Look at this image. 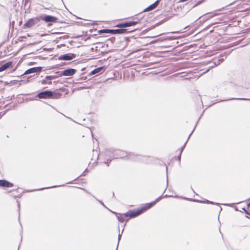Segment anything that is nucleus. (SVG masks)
Here are the masks:
<instances>
[{"label": "nucleus", "mask_w": 250, "mask_h": 250, "mask_svg": "<svg viewBox=\"0 0 250 250\" xmlns=\"http://www.w3.org/2000/svg\"><path fill=\"white\" fill-rule=\"evenodd\" d=\"M159 3V0L156 1L154 3L147 7L144 10L145 11H149L150 10H152L154 9H155L158 5Z\"/></svg>", "instance_id": "nucleus-9"}, {"label": "nucleus", "mask_w": 250, "mask_h": 250, "mask_svg": "<svg viewBox=\"0 0 250 250\" xmlns=\"http://www.w3.org/2000/svg\"><path fill=\"white\" fill-rule=\"evenodd\" d=\"M103 69H104L103 67H100L97 68H96L92 71V73L95 74L97 73H99V72H101L102 70H103Z\"/></svg>", "instance_id": "nucleus-11"}, {"label": "nucleus", "mask_w": 250, "mask_h": 250, "mask_svg": "<svg viewBox=\"0 0 250 250\" xmlns=\"http://www.w3.org/2000/svg\"><path fill=\"white\" fill-rule=\"evenodd\" d=\"M76 72V70L74 69L69 68L64 70L62 72V74L63 76H70L73 75Z\"/></svg>", "instance_id": "nucleus-5"}, {"label": "nucleus", "mask_w": 250, "mask_h": 250, "mask_svg": "<svg viewBox=\"0 0 250 250\" xmlns=\"http://www.w3.org/2000/svg\"><path fill=\"white\" fill-rule=\"evenodd\" d=\"M116 250H117V248H116Z\"/></svg>", "instance_id": "nucleus-22"}, {"label": "nucleus", "mask_w": 250, "mask_h": 250, "mask_svg": "<svg viewBox=\"0 0 250 250\" xmlns=\"http://www.w3.org/2000/svg\"><path fill=\"white\" fill-rule=\"evenodd\" d=\"M57 20L58 19L56 17L52 16H46L43 19V20L46 22H56L57 21Z\"/></svg>", "instance_id": "nucleus-6"}, {"label": "nucleus", "mask_w": 250, "mask_h": 250, "mask_svg": "<svg viewBox=\"0 0 250 250\" xmlns=\"http://www.w3.org/2000/svg\"><path fill=\"white\" fill-rule=\"evenodd\" d=\"M219 208H220V210H222V208H221L220 207H218Z\"/></svg>", "instance_id": "nucleus-21"}, {"label": "nucleus", "mask_w": 250, "mask_h": 250, "mask_svg": "<svg viewBox=\"0 0 250 250\" xmlns=\"http://www.w3.org/2000/svg\"><path fill=\"white\" fill-rule=\"evenodd\" d=\"M241 209L245 212V210H246V209H247V207H243V208H241Z\"/></svg>", "instance_id": "nucleus-18"}, {"label": "nucleus", "mask_w": 250, "mask_h": 250, "mask_svg": "<svg viewBox=\"0 0 250 250\" xmlns=\"http://www.w3.org/2000/svg\"><path fill=\"white\" fill-rule=\"evenodd\" d=\"M102 205H103V206L104 207H105V206H104V204H103Z\"/></svg>", "instance_id": "nucleus-20"}, {"label": "nucleus", "mask_w": 250, "mask_h": 250, "mask_svg": "<svg viewBox=\"0 0 250 250\" xmlns=\"http://www.w3.org/2000/svg\"><path fill=\"white\" fill-rule=\"evenodd\" d=\"M39 70H40V69L38 67H33V68L28 69L25 72V74H30V73H35Z\"/></svg>", "instance_id": "nucleus-10"}, {"label": "nucleus", "mask_w": 250, "mask_h": 250, "mask_svg": "<svg viewBox=\"0 0 250 250\" xmlns=\"http://www.w3.org/2000/svg\"><path fill=\"white\" fill-rule=\"evenodd\" d=\"M62 94L59 93H54L51 91H44L39 93L37 97L40 99H58L61 97Z\"/></svg>", "instance_id": "nucleus-3"}, {"label": "nucleus", "mask_w": 250, "mask_h": 250, "mask_svg": "<svg viewBox=\"0 0 250 250\" xmlns=\"http://www.w3.org/2000/svg\"><path fill=\"white\" fill-rule=\"evenodd\" d=\"M154 204H146L143 207L135 210H129L124 213L112 211L116 215L118 221L121 223L127 222L130 218H135L153 207Z\"/></svg>", "instance_id": "nucleus-1"}, {"label": "nucleus", "mask_w": 250, "mask_h": 250, "mask_svg": "<svg viewBox=\"0 0 250 250\" xmlns=\"http://www.w3.org/2000/svg\"><path fill=\"white\" fill-rule=\"evenodd\" d=\"M62 59L64 60H70L72 59V58L67 54H65L62 57Z\"/></svg>", "instance_id": "nucleus-12"}, {"label": "nucleus", "mask_w": 250, "mask_h": 250, "mask_svg": "<svg viewBox=\"0 0 250 250\" xmlns=\"http://www.w3.org/2000/svg\"><path fill=\"white\" fill-rule=\"evenodd\" d=\"M140 23L139 20H137L135 21H129L124 23L118 24L116 25V27L120 28V29H103L100 31V33H111L112 34H125L129 33L130 31H128L127 29H125V27H130L135 25L137 24Z\"/></svg>", "instance_id": "nucleus-2"}, {"label": "nucleus", "mask_w": 250, "mask_h": 250, "mask_svg": "<svg viewBox=\"0 0 250 250\" xmlns=\"http://www.w3.org/2000/svg\"><path fill=\"white\" fill-rule=\"evenodd\" d=\"M183 147H182L181 149L178 150V156L177 159L179 161H180L181 155L182 152L183 151Z\"/></svg>", "instance_id": "nucleus-13"}, {"label": "nucleus", "mask_w": 250, "mask_h": 250, "mask_svg": "<svg viewBox=\"0 0 250 250\" xmlns=\"http://www.w3.org/2000/svg\"><path fill=\"white\" fill-rule=\"evenodd\" d=\"M223 205L226 206V205H229V204H224ZM230 205H231L230 207L234 208L235 210H236V211L238 210L237 207L235 206V204H230Z\"/></svg>", "instance_id": "nucleus-15"}, {"label": "nucleus", "mask_w": 250, "mask_h": 250, "mask_svg": "<svg viewBox=\"0 0 250 250\" xmlns=\"http://www.w3.org/2000/svg\"><path fill=\"white\" fill-rule=\"evenodd\" d=\"M200 202H201V203H211V204L214 203H213V202H209V201H208V200H207V201H200Z\"/></svg>", "instance_id": "nucleus-16"}, {"label": "nucleus", "mask_w": 250, "mask_h": 250, "mask_svg": "<svg viewBox=\"0 0 250 250\" xmlns=\"http://www.w3.org/2000/svg\"><path fill=\"white\" fill-rule=\"evenodd\" d=\"M245 213L248 215H250V204H247V209Z\"/></svg>", "instance_id": "nucleus-14"}, {"label": "nucleus", "mask_w": 250, "mask_h": 250, "mask_svg": "<svg viewBox=\"0 0 250 250\" xmlns=\"http://www.w3.org/2000/svg\"><path fill=\"white\" fill-rule=\"evenodd\" d=\"M121 234H119V235H118V245H117V248H118V245H119V241H120V240L121 239Z\"/></svg>", "instance_id": "nucleus-17"}, {"label": "nucleus", "mask_w": 250, "mask_h": 250, "mask_svg": "<svg viewBox=\"0 0 250 250\" xmlns=\"http://www.w3.org/2000/svg\"><path fill=\"white\" fill-rule=\"evenodd\" d=\"M12 62H9L3 65H2L0 67V72L3 71L4 70H5L8 68L12 67Z\"/></svg>", "instance_id": "nucleus-8"}, {"label": "nucleus", "mask_w": 250, "mask_h": 250, "mask_svg": "<svg viewBox=\"0 0 250 250\" xmlns=\"http://www.w3.org/2000/svg\"><path fill=\"white\" fill-rule=\"evenodd\" d=\"M40 19L38 17H35L29 19L23 25L24 28H30L39 21Z\"/></svg>", "instance_id": "nucleus-4"}, {"label": "nucleus", "mask_w": 250, "mask_h": 250, "mask_svg": "<svg viewBox=\"0 0 250 250\" xmlns=\"http://www.w3.org/2000/svg\"><path fill=\"white\" fill-rule=\"evenodd\" d=\"M13 186V184L9 183V182L4 180H0V187H7V188H10L12 187Z\"/></svg>", "instance_id": "nucleus-7"}, {"label": "nucleus", "mask_w": 250, "mask_h": 250, "mask_svg": "<svg viewBox=\"0 0 250 250\" xmlns=\"http://www.w3.org/2000/svg\"><path fill=\"white\" fill-rule=\"evenodd\" d=\"M249 203H250V202Z\"/></svg>", "instance_id": "nucleus-23"}, {"label": "nucleus", "mask_w": 250, "mask_h": 250, "mask_svg": "<svg viewBox=\"0 0 250 250\" xmlns=\"http://www.w3.org/2000/svg\"><path fill=\"white\" fill-rule=\"evenodd\" d=\"M18 207L19 210H20V204H18Z\"/></svg>", "instance_id": "nucleus-19"}]
</instances>
